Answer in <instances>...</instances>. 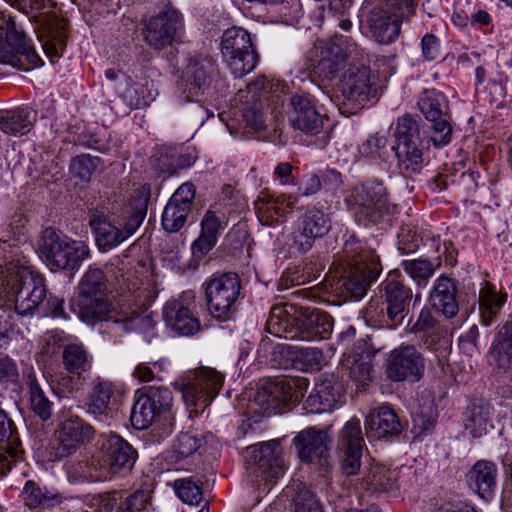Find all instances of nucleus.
I'll return each instance as SVG.
<instances>
[{
    "label": "nucleus",
    "mask_w": 512,
    "mask_h": 512,
    "mask_svg": "<svg viewBox=\"0 0 512 512\" xmlns=\"http://www.w3.org/2000/svg\"><path fill=\"white\" fill-rule=\"evenodd\" d=\"M266 327L278 337L314 341L327 339L333 330V319L326 312L313 310L309 314L293 317L287 306H274L270 311Z\"/></svg>",
    "instance_id": "7"
},
{
    "label": "nucleus",
    "mask_w": 512,
    "mask_h": 512,
    "mask_svg": "<svg viewBox=\"0 0 512 512\" xmlns=\"http://www.w3.org/2000/svg\"><path fill=\"white\" fill-rule=\"evenodd\" d=\"M150 198L151 185L145 183L134 191L121 214L113 220L103 213L91 215L89 224L101 250H111L135 234L147 215Z\"/></svg>",
    "instance_id": "3"
},
{
    "label": "nucleus",
    "mask_w": 512,
    "mask_h": 512,
    "mask_svg": "<svg viewBox=\"0 0 512 512\" xmlns=\"http://www.w3.org/2000/svg\"><path fill=\"white\" fill-rule=\"evenodd\" d=\"M19 380L16 362L8 355L0 354V383L4 386L15 385Z\"/></svg>",
    "instance_id": "59"
},
{
    "label": "nucleus",
    "mask_w": 512,
    "mask_h": 512,
    "mask_svg": "<svg viewBox=\"0 0 512 512\" xmlns=\"http://www.w3.org/2000/svg\"><path fill=\"white\" fill-rule=\"evenodd\" d=\"M418 110L430 122L431 141L435 147H444L452 140V114L447 96L437 89L423 90L416 102Z\"/></svg>",
    "instance_id": "16"
},
{
    "label": "nucleus",
    "mask_w": 512,
    "mask_h": 512,
    "mask_svg": "<svg viewBox=\"0 0 512 512\" xmlns=\"http://www.w3.org/2000/svg\"><path fill=\"white\" fill-rule=\"evenodd\" d=\"M321 187L325 192H335L342 185V175L336 169H325L319 172Z\"/></svg>",
    "instance_id": "64"
},
{
    "label": "nucleus",
    "mask_w": 512,
    "mask_h": 512,
    "mask_svg": "<svg viewBox=\"0 0 512 512\" xmlns=\"http://www.w3.org/2000/svg\"><path fill=\"white\" fill-rule=\"evenodd\" d=\"M38 249L51 269L75 271L90 256L85 242L74 240L52 227L42 231Z\"/></svg>",
    "instance_id": "12"
},
{
    "label": "nucleus",
    "mask_w": 512,
    "mask_h": 512,
    "mask_svg": "<svg viewBox=\"0 0 512 512\" xmlns=\"http://www.w3.org/2000/svg\"><path fill=\"white\" fill-rule=\"evenodd\" d=\"M202 445V439L194 432L181 433L168 452L167 459L171 463H178L195 453Z\"/></svg>",
    "instance_id": "47"
},
{
    "label": "nucleus",
    "mask_w": 512,
    "mask_h": 512,
    "mask_svg": "<svg viewBox=\"0 0 512 512\" xmlns=\"http://www.w3.org/2000/svg\"><path fill=\"white\" fill-rule=\"evenodd\" d=\"M165 372V362L161 360L148 363H139L133 371V376L139 382H150L154 380L163 381V374Z\"/></svg>",
    "instance_id": "54"
},
{
    "label": "nucleus",
    "mask_w": 512,
    "mask_h": 512,
    "mask_svg": "<svg viewBox=\"0 0 512 512\" xmlns=\"http://www.w3.org/2000/svg\"><path fill=\"white\" fill-rule=\"evenodd\" d=\"M364 446L360 420L351 418L341 428L337 439L340 467L345 475H356L360 471Z\"/></svg>",
    "instance_id": "24"
},
{
    "label": "nucleus",
    "mask_w": 512,
    "mask_h": 512,
    "mask_svg": "<svg viewBox=\"0 0 512 512\" xmlns=\"http://www.w3.org/2000/svg\"><path fill=\"white\" fill-rule=\"evenodd\" d=\"M401 266L406 274H408L419 286L426 285L428 280L435 273V267L428 259L418 258L403 260Z\"/></svg>",
    "instance_id": "50"
},
{
    "label": "nucleus",
    "mask_w": 512,
    "mask_h": 512,
    "mask_svg": "<svg viewBox=\"0 0 512 512\" xmlns=\"http://www.w3.org/2000/svg\"><path fill=\"white\" fill-rule=\"evenodd\" d=\"M372 366L369 362L361 359H354L349 368V377L361 386L366 385L370 381V373Z\"/></svg>",
    "instance_id": "62"
},
{
    "label": "nucleus",
    "mask_w": 512,
    "mask_h": 512,
    "mask_svg": "<svg viewBox=\"0 0 512 512\" xmlns=\"http://www.w3.org/2000/svg\"><path fill=\"white\" fill-rule=\"evenodd\" d=\"M142 36L153 50L162 51L171 46L183 29V17L172 5L142 20Z\"/></svg>",
    "instance_id": "20"
},
{
    "label": "nucleus",
    "mask_w": 512,
    "mask_h": 512,
    "mask_svg": "<svg viewBox=\"0 0 512 512\" xmlns=\"http://www.w3.org/2000/svg\"><path fill=\"white\" fill-rule=\"evenodd\" d=\"M331 229V219L315 205L307 206L299 217L293 233L292 246L301 253L309 251L316 239L324 237Z\"/></svg>",
    "instance_id": "25"
},
{
    "label": "nucleus",
    "mask_w": 512,
    "mask_h": 512,
    "mask_svg": "<svg viewBox=\"0 0 512 512\" xmlns=\"http://www.w3.org/2000/svg\"><path fill=\"white\" fill-rule=\"evenodd\" d=\"M340 91L345 99L364 106L375 96L376 87L371 81L370 68L365 65L350 64L340 80Z\"/></svg>",
    "instance_id": "29"
},
{
    "label": "nucleus",
    "mask_w": 512,
    "mask_h": 512,
    "mask_svg": "<svg viewBox=\"0 0 512 512\" xmlns=\"http://www.w3.org/2000/svg\"><path fill=\"white\" fill-rule=\"evenodd\" d=\"M45 279L33 267L10 261L0 273V308L13 309L21 316L43 309V314L67 319L64 300L50 294L46 298Z\"/></svg>",
    "instance_id": "2"
},
{
    "label": "nucleus",
    "mask_w": 512,
    "mask_h": 512,
    "mask_svg": "<svg viewBox=\"0 0 512 512\" xmlns=\"http://www.w3.org/2000/svg\"><path fill=\"white\" fill-rule=\"evenodd\" d=\"M191 208L169 200L162 214V227L169 233L178 232L186 223Z\"/></svg>",
    "instance_id": "48"
},
{
    "label": "nucleus",
    "mask_w": 512,
    "mask_h": 512,
    "mask_svg": "<svg viewBox=\"0 0 512 512\" xmlns=\"http://www.w3.org/2000/svg\"><path fill=\"white\" fill-rule=\"evenodd\" d=\"M258 214L268 225L283 221L298 202L293 194L266 195L261 200Z\"/></svg>",
    "instance_id": "38"
},
{
    "label": "nucleus",
    "mask_w": 512,
    "mask_h": 512,
    "mask_svg": "<svg viewBox=\"0 0 512 512\" xmlns=\"http://www.w3.org/2000/svg\"><path fill=\"white\" fill-rule=\"evenodd\" d=\"M361 9L372 38L379 44H391L400 35L402 21L415 14L416 2H366Z\"/></svg>",
    "instance_id": "10"
},
{
    "label": "nucleus",
    "mask_w": 512,
    "mask_h": 512,
    "mask_svg": "<svg viewBox=\"0 0 512 512\" xmlns=\"http://www.w3.org/2000/svg\"><path fill=\"white\" fill-rule=\"evenodd\" d=\"M413 298L412 289L405 284L403 275L390 271L379 286V296L372 298L363 317L373 328L395 329L402 324Z\"/></svg>",
    "instance_id": "4"
},
{
    "label": "nucleus",
    "mask_w": 512,
    "mask_h": 512,
    "mask_svg": "<svg viewBox=\"0 0 512 512\" xmlns=\"http://www.w3.org/2000/svg\"><path fill=\"white\" fill-rule=\"evenodd\" d=\"M421 126L423 122L417 115L398 117L393 132L397 145L422 144Z\"/></svg>",
    "instance_id": "43"
},
{
    "label": "nucleus",
    "mask_w": 512,
    "mask_h": 512,
    "mask_svg": "<svg viewBox=\"0 0 512 512\" xmlns=\"http://www.w3.org/2000/svg\"><path fill=\"white\" fill-rule=\"evenodd\" d=\"M490 363L504 373L512 370V314L499 330L491 347Z\"/></svg>",
    "instance_id": "37"
},
{
    "label": "nucleus",
    "mask_w": 512,
    "mask_h": 512,
    "mask_svg": "<svg viewBox=\"0 0 512 512\" xmlns=\"http://www.w3.org/2000/svg\"><path fill=\"white\" fill-rule=\"evenodd\" d=\"M208 311L212 317L226 320L235 308L241 290L236 273L213 275L203 283Z\"/></svg>",
    "instance_id": "18"
},
{
    "label": "nucleus",
    "mask_w": 512,
    "mask_h": 512,
    "mask_svg": "<svg viewBox=\"0 0 512 512\" xmlns=\"http://www.w3.org/2000/svg\"><path fill=\"white\" fill-rule=\"evenodd\" d=\"M432 308L447 318L455 317L459 312V296L456 279L441 274L433 282L429 296Z\"/></svg>",
    "instance_id": "32"
},
{
    "label": "nucleus",
    "mask_w": 512,
    "mask_h": 512,
    "mask_svg": "<svg viewBox=\"0 0 512 512\" xmlns=\"http://www.w3.org/2000/svg\"><path fill=\"white\" fill-rule=\"evenodd\" d=\"M479 290L471 280L464 281L463 290L465 301L475 306L479 305L481 323L485 326L491 325L506 301V294H497L496 287L487 281H483Z\"/></svg>",
    "instance_id": "28"
},
{
    "label": "nucleus",
    "mask_w": 512,
    "mask_h": 512,
    "mask_svg": "<svg viewBox=\"0 0 512 512\" xmlns=\"http://www.w3.org/2000/svg\"><path fill=\"white\" fill-rule=\"evenodd\" d=\"M402 431V424L397 414L387 405L380 406L378 410L366 419V435L368 438L383 439L397 436Z\"/></svg>",
    "instance_id": "36"
},
{
    "label": "nucleus",
    "mask_w": 512,
    "mask_h": 512,
    "mask_svg": "<svg viewBox=\"0 0 512 512\" xmlns=\"http://www.w3.org/2000/svg\"><path fill=\"white\" fill-rule=\"evenodd\" d=\"M0 63L30 71L44 65L31 39L19 29L14 18L3 19L0 24Z\"/></svg>",
    "instance_id": "14"
},
{
    "label": "nucleus",
    "mask_w": 512,
    "mask_h": 512,
    "mask_svg": "<svg viewBox=\"0 0 512 512\" xmlns=\"http://www.w3.org/2000/svg\"><path fill=\"white\" fill-rule=\"evenodd\" d=\"M37 24V38L51 63L63 56L67 46V21L56 11V2H10Z\"/></svg>",
    "instance_id": "6"
},
{
    "label": "nucleus",
    "mask_w": 512,
    "mask_h": 512,
    "mask_svg": "<svg viewBox=\"0 0 512 512\" xmlns=\"http://www.w3.org/2000/svg\"><path fill=\"white\" fill-rule=\"evenodd\" d=\"M137 453L121 436L102 433L97 440V452L88 464L89 477L93 481H107L121 473L130 471Z\"/></svg>",
    "instance_id": "9"
},
{
    "label": "nucleus",
    "mask_w": 512,
    "mask_h": 512,
    "mask_svg": "<svg viewBox=\"0 0 512 512\" xmlns=\"http://www.w3.org/2000/svg\"><path fill=\"white\" fill-rule=\"evenodd\" d=\"M0 445L10 449L23 448L16 423L3 409H0Z\"/></svg>",
    "instance_id": "51"
},
{
    "label": "nucleus",
    "mask_w": 512,
    "mask_h": 512,
    "mask_svg": "<svg viewBox=\"0 0 512 512\" xmlns=\"http://www.w3.org/2000/svg\"><path fill=\"white\" fill-rule=\"evenodd\" d=\"M62 363L69 373L80 375L91 369L93 356L83 344H69L63 349Z\"/></svg>",
    "instance_id": "44"
},
{
    "label": "nucleus",
    "mask_w": 512,
    "mask_h": 512,
    "mask_svg": "<svg viewBox=\"0 0 512 512\" xmlns=\"http://www.w3.org/2000/svg\"><path fill=\"white\" fill-rule=\"evenodd\" d=\"M20 497L24 505L30 509L48 508L59 502L58 494L40 487L33 480L25 483Z\"/></svg>",
    "instance_id": "45"
},
{
    "label": "nucleus",
    "mask_w": 512,
    "mask_h": 512,
    "mask_svg": "<svg viewBox=\"0 0 512 512\" xmlns=\"http://www.w3.org/2000/svg\"><path fill=\"white\" fill-rule=\"evenodd\" d=\"M426 360L414 346L401 344L388 354L385 360V373L393 382H419L425 374Z\"/></svg>",
    "instance_id": "23"
},
{
    "label": "nucleus",
    "mask_w": 512,
    "mask_h": 512,
    "mask_svg": "<svg viewBox=\"0 0 512 512\" xmlns=\"http://www.w3.org/2000/svg\"><path fill=\"white\" fill-rule=\"evenodd\" d=\"M386 142L387 140L384 136L379 134L372 135L359 146V153L364 157H381L382 151L386 147Z\"/></svg>",
    "instance_id": "61"
},
{
    "label": "nucleus",
    "mask_w": 512,
    "mask_h": 512,
    "mask_svg": "<svg viewBox=\"0 0 512 512\" xmlns=\"http://www.w3.org/2000/svg\"><path fill=\"white\" fill-rule=\"evenodd\" d=\"M246 473L259 490L269 491L285 471L283 450L278 440L262 442L248 448Z\"/></svg>",
    "instance_id": "13"
},
{
    "label": "nucleus",
    "mask_w": 512,
    "mask_h": 512,
    "mask_svg": "<svg viewBox=\"0 0 512 512\" xmlns=\"http://www.w3.org/2000/svg\"><path fill=\"white\" fill-rule=\"evenodd\" d=\"M391 472L380 466L373 467L366 476L367 488L375 492H387L394 486Z\"/></svg>",
    "instance_id": "53"
},
{
    "label": "nucleus",
    "mask_w": 512,
    "mask_h": 512,
    "mask_svg": "<svg viewBox=\"0 0 512 512\" xmlns=\"http://www.w3.org/2000/svg\"><path fill=\"white\" fill-rule=\"evenodd\" d=\"M173 396L164 386H145L135 391L130 420L134 428L143 430L156 424L167 437L174 425Z\"/></svg>",
    "instance_id": "8"
},
{
    "label": "nucleus",
    "mask_w": 512,
    "mask_h": 512,
    "mask_svg": "<svg viewBox=\"0 0 512 512\" xmlns=\"http://www.w3.org/2000/svg\"><path fill=\"white\" fill-rule=\"evenodd\" d=\"M155 169L161 174L174 175L177 173L175 152L172 149L161 148L154 154Z\"/></svg>",
    "instance_id": "56"
},
{
    "label": "nucleus",
    "mask_w": 512,
    "mask_h": 512,
    "mask_svg": "<svg viewBox=\"0 0 512 512\" xmlns=\"http://www.w3.org/2000/svg\"><path fill=\"white\" fill-rule=\"evenodd\" d=\"M294 512H321V506L315 495L303 488L294 498Z\"/></svg>",
    "instance_id": "60"
},
{
    "label": "nucleus",
    "mask_w": 512,
    "mask_h": 512,
    "mask_svg": "<svg viewBox=\"0 0 512 512\" xmlns=\"http://www.w3.org/2000/svg\"><path fill=\"white\" fill-rule=\"evenodd\" d=\"M497 466L488 460H478L468 471L466 481L469 488L482 499H490L496 488Z\"/></svg>",
    "instance_id": "35"
},
{
    "label": "nucleus",
    "mask_w": 512,
    "mask_h": 512,
    "mask_svg": "<svg viewBox=\"0 0 512 512\" xmlns=\"http://www.w3.org/2000/svg\"><path fill=\"white\" fill-rule=\"evenodd\" d=\"M356 204L355 220L363 226L379 224L393 208L383 181L378 179H368L362 183L356 194Z\"/></svg>",
    "instance_id": "19"
},
{
    "label": "nucleus",
    "mask_w": 512,
    "mask_h": 512,
    "mask_svg": "<svg viewBox=\"0 0 512 512\" xmlns=\"http://www.w3.org/2000/svg\"><path fill=\"white\" fill-rule=\"evenodd\" d=\"M220 50L235 78L252 72L259 61L250 33L240 27H231L224 31Z\"/></svg>",
    "instance_id": "17"
},
{
    "label": "nucleus",
    "mask_w": 512,
    "mask_h": 512,
    "mask_svg": "<svg viewBox=\"0 0 512 512\" xmlns=\"http://www.w3.org/2000/svg\"><path fill=\"white\" fill-rule=\"evenodd\" d=\"M147 503L148 496L141 490L127 496L112 492L101 500L98 512H142Z\"/></svg>",
    "instance_id": "39"
},
{
    "label": "nucleus",
    "mask_w": 512,
    "mask_h": 512,
    "mask_svg": "<svg viewBox=\"0 0 512 512\" xmlns=\"http://www.w3.org/2000/svg\"><path fill=\"white\" fill-rule=\"evenodd\" d=\"M99 162V157L91 156L90 154H81L72 159L70 171L75 177L87 181L96 170Z\"/></svg>",
    "instance_id": "52"
},
{
    "label": "nucleus",
    "mask_w": 512,
    "mask_h": 512,
    "mask_svg": "<svg viewBox=\"0 0 512 512\" xmlns=\"http://www.w3.org/2000/svg\"><path fill=\"white\" fill-rule=\"evenodd\" d=\"M289 120L294 129L307 135L319 134L324 125V115L318 108L317 99L309 93L296 94L291 98Z\"/></svg>",
    "instance_id": "27"
},
{
    "label": "nucleus",
    "mask_w": 512,
    "mask_h": 512,
    "mask_svg": "<svg viewBox=\"0 0 512 512\" xmlns=\"http://www.w3.org/2000/svg\"><path fill=\"white\" fill-rule=\"evenodd\" d=\"M36 113L31 109H0V130L6 134L24 135L34 126Z\"/></svg>",
    "instance_id": "40"
},
{
    "label": "nucleus",
    "mask_w": 512,
    "mask_h": 512,
    "mask_svg": "<svg viewBox=\"0 0 512 512\" xmlns=\"http://www.w3.org/2000/svg\"><path fill=\"white\" fill-rule=\"evenodd\" d=\"M25 384L29 392L31 410L43 421L51 418L53 402H51L42 389L33 369L24 373Z\"/></svg>",
    "instance_id": "41"
},
{
    "label": "nucleus",
    "mask_w": 512,
    "mask_h": 512,
    "mask_svg": "<svg viewBox=\"0 0 512 512\" xmlns=\"http://www.w3.org/2000/svg\"><path fill=\"white\" fill-rule=\"evenodd\" d=\"M356 52L357 44L349 36L336 34L318 40L308 56L310 75L321 81H332L345 67L348 57Z\"/></svg>",
    "instance_id": "11"
},
{
    "label": "nucleus",
    "mask_w": 512,
    "mask_h": 512,
    "mask_svg": "<svg viewBox=\"0 0 512 512\" xmlns=\"http://www.w3.org/2000/svg\"><path fill=\"white\" fill-rule=\"evenodd\" d=\"M162 315L166 325L178 335L190 336L200 331L199 319L181 299L167 301Z\"/></svg>",
    "instance_id": "33"
},
{
    "label": "nucleus",
    "mask_w": 512,
    "mask_h": 512,
    "mask_svg": "<svg viewBox=\"0 0 512 512\" xmlns=\"http://www.w3.org/2000/svg\"><path fill=\"white\" fill-rule=\"evenodd\" d=\"M424 235L413 227H404L399 233L398 249L403 254H411L416 252L423 242Z\"/></svg>",
    "instance_id": "55"
},
{
    "label": "nucleus",
    "mask_w": 512,
    "mask_h": 512,
    "mask_svg": "<svg viewBox=\"0 0 512 512\" xmlns=\"http://www.w3.org/2000/svg\"><path fill=\"white\" fill-rule=\"evenodd\" d=\"M218 76L216 61L208 55L189 57L178 85L179 97L184 102H191L203 95Z\"/></svg>",
    "instance_id": "21"
},
{
    "label": "nucleus",
    "mask_w": 512,
    "mask_h": 512,
    "mask_svg": "<svg viewBox=\"0 0 512 512\" xmlns=\"http://www.w3.org/2000/svg\"><path fill=\"white\" fill-rule=\"evenodd\" d=\"M441 43L438 36L426 33L421 39V52L426 61H433L440 56Z\"/></svg>",
    "instance_id": "63"
},
{
    "label": "nucleus",
    "mask_w": 512,
    "mask_h": 512,
    "mask_svg": "<svg viewBox=\"0 0 512 512\" xmlns=\"http://www.w3.org/2000/svg\"><path fill=\"white\" fill-rule=\"evenodd\" d=\"M321 190L322 187L319 174L315 172H309L302 176L300 182L298 183L297 193L295 196H298V199L301 197H311L316 195Z\"/></svg>",
    "instance_id": "58"
},
{
    "label": "nucleus",
    "mask_w": 512,
    "mask_h": 512,
    "mask_svg": "<svg viewBox=\"0 0 512 512\" xmlns=\"http://www.w3.org/2000/svg\"><path fill=\"white\" fill-rule=\"evenodd\" d=\"M345 263L342 286L355 299L362 298L382 272L380 258L366 240L349 234L342 249Z\"/></svg>",
    "instance_id": "5"
},
{
    "label": "nucleus",
    "mask_w": 512,
    "mask_h": 512,
    "mask_svg": "<svg viewBox=\"0 0 512 512\" xmlns=\"http://www.w3.org/2000/svg\"><path fill=\"white\" fill-rule=\"evenodd\" d=\"M93 433V427L80 417L70 416L65 419L52 445V459L60 460L74 454L85 441L92 437Z\"/></svg>",
    "instance_id": "26"
},
{
    "label": "nucleus",
    "mask_w": 512,
    "mask_h": 512,
    "mask_svg": "<svg viewBox=\"0 0 512 512\" xmlns=\"http://www.w3.org/2000/svg\"><path fill=\"white\" fill-rule=\"evenodd\" d=\"M117 307L108 296L105 273L100 268H89L79 283L78 296L72 303L73 310L88 324L98 321L121 323L125 330L151 325L152 319L145 314L154 300L149 283L135 273L127 272L118 280Z\"/></svg>",
    "instance_id": "1"
},
{
    "label": "nucleus",
    "mask_w": 512,
    "mask_h": 512,
    "mask_svg": "<svg viewBox=\"0 0 512 512\" xmlns=\"http://www.w3.org/2000/svg\"><path fill=\"white\" fill-rule=\"evenodd\" d=\"M293 444L302 462L321 461L327 456L328 436L315 428L300 431L293 438Z\"/></svg>",
    "instance_id": "34"
},
{
    "label": "nucleus",
    "mask_w": 512,
    "mask_h": 512,
    "mask_svg": "<svg viewBox=\"0 0 512 512\" xmlns=\"http://www.w3.org/2000/svg\"><path fill=\"white\" fill-rule=\"evenodd\" d=\"M396 157L400 172L413 179L425 165L422 144L397 145Z\"/></svg>",
    "instance_id": "42"
},
{
    "label": "nucleus",
    "mask_w": 512,
    "mask_h": 512,
    "mask_svg": "<svg viewBox=\"0 0 512 512\" xmlns=\"http://www.w3.org/2000/svg\"><path fill=\"white\" fill-rule=\"evenodd\" d=\"M342 397V386L334 374L321 375L314 386L313 392L305 401V409L309 413H323L339 406Z\"/></svg>",
    "instance_id": "30"
},
{
    "label": "nucleus",
    "mask_w": 512,
    "mask_h": 512,
    "mask_svg": "<svg viewBox=\"0 0 512 512\" xmlns=\"http://www.w3.org/2000/svg\"><path fill=\"white\" fill-rule=\"evenodd\" d=\"M490 410L489 404H479L473 405L467 412L464 419V426L472 437L479 438L488 432L489 427H493Z\"/></svg>",
    "instance_id": "46"
},
{
    "label": "nucleus",
    "mask_w": 512,
    "mask_h": 512,
    "mask_svg": "<svg viewBox=\"0 0 512 512\" xmlns=\"http://www.w3.org/2000/svg\"><path fill=\"white\" fill-rule=\"evenodd\" d=\"M201 482L192 477L176 479L173 488L178 498L185 504L198 505L203 500Z\"/></svg>",
    "instance_id": "49"
},
{
    "label": "nucleus",
    "mask_w": 512,
    "mask_h": 512,
    "mask_svg": "<svg viewBox=\"0 0 512 512\" xmlns=\"http://www.w3.org/2000/svg\"><path fill=\"white\" fill-rule=\"evenodd\" d=\"M119 408V391L110 381H97L89 396L88 413L96 420L109 422Z\"/></svg>",
    "instance_id": "31"
},
{
    "label": "nucleus",
    "mask_w": 512,
    "mask_h": 512,
    "mask_svg": "<svg viewBox=\"0 0 512 512\" xmlns=\"http://www.w3.org/2000/svg\"><path fill=\"white\" fill-rule=\"evenodd\" d=\"M307 387L305 378L276 379L265 383L258 390L256 399L268 414L282 413L290 404L300 401Z\"/></svg>",
    "instance_id": "22"
},
{
    "label": "nucleus",
    "mask_w": 512,
    "mask_h": 512,
    "mask_svg": "<svg viewBox=\"0 0 512 512\" xmlns=\"http://www.w3.org/2000/svg\"><path fill=\"white\" fill-rule=\"evenodd\" d=\"M224 383V376L212 368H201L175 381L174 387L181 392L190 414L203 412L216 397Z\"/></svg>",
    "instance_id": "15"
},
{
    "label": "nucleus",
    "mask_w": 512,
    "mask_h": 512,
    "mask_svg": "<svg viewBox=\"0 0 512 512\" xmlns=\"http://www.w3.org/2000/svg\"><path fill=\"white\" fill-rule=\"evenodd\" d=\"M24 448H6L0 445V477L7 475L14 465L24 459Z\"/></svg>",
    "instance_id": "57"
}]
</instances>
